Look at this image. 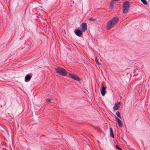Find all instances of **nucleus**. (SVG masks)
<instances>
[{
  "instance_id": "nucleus-1",
  "label": "nucleus",
  "mask_w": 150,
  "mask_h": 150,
  "mask_svg": "<svg viewBox=\"0 0 150 150\" xmlns=\"http://www.w3.org/2000/svg\"><path fill=\"white\" fill-rule=\"evenodd\" d=\"M55 70L57 73L62 76H65L68 73L65 69L61 67H57L55 69Z\"/></svg>"
},
{
  "instance_id": "nucleus-2",
  "label": "nucleus",
  "mask_w": 150,
  "mask_h": 150,
  "mask_svg": "<svg viewBox=\"0 0 150 150\" xmlns=\"http://www.w3.org/2000/svg\"><path fill=\"white\" fill-rule=\"evenodd\" d=\"M130 5V3L128 1L124 2L122 5L123 12L124 13H126L128 11Z\"/></svg>"
},
{
  "instance_id": "nucleus-3",
  "label": "nucleus",
  "mask_w": 150,
  "mask_h": 150,
  "mask_svg": "<svg viewBox=\"0 0 150 150\" xmlns=\"http://www.w3.org/2000/svg\"><path fill=\"white\" fill-rule=\"evenodd\" d=\"M67 74L72 79L78 81H80V78L77 75L72 74L70 73H68Z\"/></svg>"
},
{
  "instance_id": "nucleus-4",
  "label": "nucleus",
  "mask_w": 150,
  "mask_h": 150,
  "mask_svg": "<svg viewBox=\"0 0 150 150\" xmlns=\"http://www.w3.org/2000/svg\"><path fill=\"white\" fill-rule=\"evenodd\" d=\"M114 25H115L113 24L112 21H109L107 25V29L108 30H110L113 28Z\"/></svg>"
},
{
  "instance_id": "nucleus-5",
  "label": "nucleus",
  "mask_w": 150,
  "mask_h": 150,
  "mask_svg": "<svg viewBox=\"0 0 150 150\" xmlns=\"http://www.w3.org/2000/svg\"><path fill=\"white\" fill-rule=\"evenodd\" d=\"M82 30L83 32H85L87 29V25L86 23H82L81 24Z\"/></svg>"
},
{
  "instance_id": "nucleus-6",
  "label": "nucleus",
  "mask_w": 150,
  "mask_h": 150,
  "mask_svg": "<svg viewBox=\"0 0 150 150\" xmlns=\"http://www.w3.org/2000/svg\"><path fill=\"white\" fill-rule=\"evenodd\" d=\"M75 33L76 35L79 37H80L82 34L81 30L77 29L75 30Z\"/></svg>"
},
{
  "instance_id": "nucleus-7",
  "label": "nucleus",
  "mask_w": 150,
  "mask_h": 150,
  "mask_svg": "<svg viewBox=\"0 0 150 150\" xmlns=\"http://www.w3.org/2000/svg\"><path fill=\"white\" fill-rule=\"evenodd\" d=\"M110 21H112L113 24L115 25L118 22L119 18L117 17H114Z\"/></svg>"
},
{
  "instance_id": "nucleus-8",
  "label": "nucleus",
  "mask_w": 150,
  "mask_h": 150,
  "mask_svg": "<svg viewBox=\"0 0 150 150\" xmlns=\"http://www.w3.org/2000/svg\"><path fill=\"white\" fill-rule=\"evenodd\" d=\"M32 77V76L30 74L27 75L25 77V81L26 82L29 81Z\"/></svg>"
},
{
  "instance_id": "nucleus-9",
  "label": "nucleus",
  "mask_w": 150,
  "mask_h": 150,
  "mask_svg": "<svg viewBox=\"0 0 150 150\" xmlns=\"http://www.w3.org/2000/svg\"><path fill=\"white\" fill-rule=\"evenodd\" d=\"M116 120V121L118 123V126L120 127H122L123 125L121 121L118 118H117Z\"/></svg>"
},
{
  "instance_id": "nucleus-10",
  "label": "nucleus",
  "mask_w": 150,
  "mask_h": 150,
  "mask_svg": "<svg viewBox=\"0 0 150 150\" xmlns=\"http://www.w3.org/2000/svg\"><path fill=\"white\" fill-rule=\"evenodd\" d=\"M116 120V121L118 123V126L120 127H122L123 125L121 121L118 118H117Z\"/></svg>"
},
{
  "instance_id": "nucleus-11",
  "label": "nucleus",
  "mask_w": 150,
  "mask_h": 150,
  "mask_svg": "<svg viewBox=\"0 0 150 150\" xmlns=\"http://www.w3.org/2000/svg\"><path fill=\"white\" fill-rule=\"evenodd\" d=\"M106 87L103 86V87L102 88V90L101 91V93L102 94V95L103 96H104L105 94V91L106 90Z\"/></svg>"
},
{
  "instance_id": "nucleus-12",
  "label": "nucleus",
  "mask_w": 150,
  "mask_h": 150,
  "mask_svg": "<svg viewBox=\"0 0 150 150\" xmlns=\"http://www.w3.org/2000/svg\"><path fill=\"white\" fill-rule=\"evenodd\" d=\"M120 103L119 102H117V103H116L114 107L113 108V109L114 110H117L118 108L119 107V105H120Z\"/></svg>"
},
{
  "instance_id": "nucleus-13",
  "label": "nucleus",
  "mask_w": 150,
  "mask_h": 150,
  "mask_svg": "<svg viewBox=\"0 0 150 150\" xmlns=\"http://www.w3.org/2000/svg\"><path fill=\"white\" fill-rule=\"evenodd\" d=\"M110 136L113 138H114V135L113 133V130L112 128H110Z\"/></svg>"
},
{
  "instance_id": "nucleus-14",
  "label": "nucleus",
  "mask_w": 150,
  "mask_h": 150,
  "mask_svg": "<svg viewBox=\"0 0 150 150\" xmlns=\"http://www.w3.org/2000/svg\"><path fill=\"white\" fill-rule=\"evenodd\" d=\"M114 1H112L111 2H110V8L111 9H112L113 7V6H114Z\"/></svg>"
},
{
  "instance_id": "nucleus-15",
  "label": "nucleus",
  "mask_w": 150,
  "mask_h": 150,
  "mask_svg": "<svg viewBox=\"0 0 150 150\" xmlns=\"http://www.w3.org/2000/svg\"><path fill=\"white\" fill-rule=\"evenodd\" d=\"M95 61L96 63L97 64H98L99 65H100V64L98 62V59L97 58V57L96 56V57H95Z\"/></svg>"
},
{
  "instance_id": "nucleus-16",
  "label": "nucleus",
  "mask_w": 150,
  "mask_h": 150,
  "mask_svg": "<svg viewBox=\"0 0 150 150\" xmlns=\"http://www.w3.org/2000/svg\"><path fill=\"white\" fill-rule=\"evenodd\" d=\"M116 115L117 116L120 118H121L120 116V112H117L116 113Z\"/></svg>"
},
{
  "instance_id": "nucleus-17",
  "label": "nucleus",
  "mask_w": 150,
  "mask_h": 150,
  "mask_svg": "<svg viewBox=\"0 0 150 150\" xmlns=\"http://www.w3.org/2000/svg\"><path fill=\"white\" fill-rule=\"evenodd\" d=\"M115 148L118 150H122V149L117 145H115Z\"/></svg>"
},
{
  "instance_id": "nucleus-18",
  "label": "nucleus",
  "mask_w": 150,
  "mask_h": 150,
  "mask_svg": "<svg viewBox=\"0 0 150 150\" xmlns=\"http://www.w3.org/2000/svg\"><path fill=\"white\" fill-rule=\"evenodd\" d=\"M141 1L144 5H146L147 3L146 0H141Z\"/></svg>"
},
{
  "instance_id": "nucleus-19",
  "label": "nucleus",
  "mask_w": 150,
  "mask_h": 150,
  "mask_svg": "<svg viewBox=\"0 0 150 150\" xmlns=\"http://www.w3.org/2000/svg\"><path fill=\"white\" fill-rule=\"evenodd\" d=\"M88 20L89 21H93L95 20V19L93 18H90Z\"/></svg>"
},
{
  "instance_id": "nucleus-20",
  "label": "nucleus",
  "mask_w": 150,
  "mask_h": 150,
  "mask_svg": "<svg viewBox=\"0 0 150 150\" xmlns=\"http://www.w3.org/2000/svg\"><path fill=\"white\" fill-rule=\"evenodd\" d=\"M46 101L47 102H50V99H46Z\"/></svg>"
},
{
  "instance_id": "nucleus-21",
  "label": "nucleus",
  "mask_w": 150,
  "mask_h": 150,
  "mask_svg": "<svg viewBox=\"0 0 150 150\" xmlns=\"http://www.w3.org/2000/svg\"><path fill=\"white\" fill-rule=\"evenodd\" d=\"M120 0H114V1H119Z\"/></svg>"
}]
</instances>
